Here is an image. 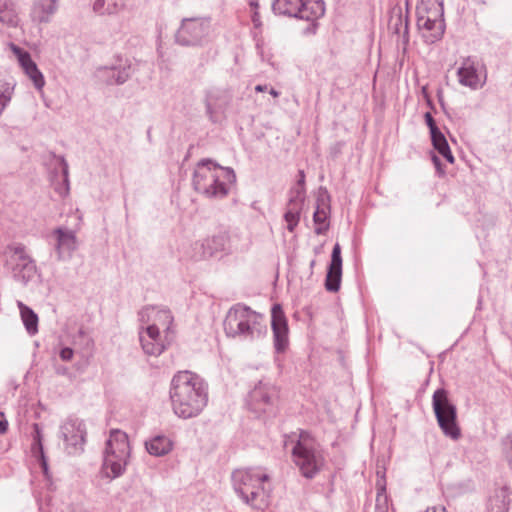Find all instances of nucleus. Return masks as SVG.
Instances as JSON below:
<instances>
[{
	"instance_id": "1",
	"label": "nucleus",
	"mask_w": 512,
	"mask_h": 512,
	"mask_svg": "<svg viewBox=\"0 0 512 512\" xmlns=\"http://www.w3.org/2000/svg\"><path fill=\"white\" fill-rule=\"evenodd\" d=\"M169 396L173 412L179 418H193L208 403V385L195 373L179 371L171 380Z\"/></svg>"
},
{
	"instance_id": "2",
	"label": "nucleus",
	"mask_w": 512,
	"mask_h": 512,
	"mask_svg": "<svg viewBox=\"0 0 512 512\" xmlns=\"http://www.w3.org/2000/svg\"><path fill=\"white\" fill-rule=\"evenodd\" d=\"M231 479L236 494L252 509L263 511L269 506V475L262 468L236 469Z\"/></svg>"
},
{
	"instance_id": "3",
	"label": "nucleus",
	"mask_w": 512,
	"mask_h": 512,
	"mask_svg": "<svg viewBox=\"0 0 512 512\" xmlns=\"http://www.w3.org/2000/svg\"><path fill=\"white\" fill-rule=\"evenodd\" d=\"M236 175L231 168H224L211 159H202L194 170V189L209 198H223L228 194V184L234 183Z\"/></svg>"
},
{
	"instance_id": "4",
	"label": "nucleus",
	"mask_w": 512,
	"mask_h": 512,
	"mask_svg": "<svg viewBox=\"0 0 512 512\" xmlns=\"http://www.w3.org/2000/svg\"><path fill=\"white\" fill-rule=\"evenodd\" d=\"M223 325L226 336L230 338L253 341L267 333L264 317L241 304H236L229 309Z\"/></svg>"
},
{
	"instance_id": "5",
	"label": "nucleus",
	"mask_w": 512,
	"mask_h": 512,
	"mask_svg": "<svg viewBox=\"0 0 512 512\" xmlns=\"http://www.w3.org/2000/svg\"><path fill=\"white\" fill-rule=\"evenodd\" d=\"M272 10L276 15L309 22L303 33L310 35L317 31V20L324 15L325 4L323 0H274Z\"/></svg>"
},
{
	"instance_id": "6",
	"label": "nucleus",
	"mask_w": 512,
	"mask_h": 512,
	"mask_svg": "<svg viewBox=\"0 0 512 512\" xmlns=\"http://www.w3.org/2000/svg\"><path fill=\"white\" fill-rule=\"evenodd\" d=\"M292 458L301 475L313 479L324 467L325 459L314 438L307 431H300L292 447Z\"/></svg>"
},
{
	"instance_id": "7",
	"label": "nucleus",
	"mask_w": 512,
	"mask_h": 512,
	"mask_svg": "<svg viewBox=\"0 0 512 512\" xmlns=\"http://www.w3.org/2000/svg\"><path fill=\"white\" fill-rule=\"evenodd\" d=\"M130 446L127 434L120 430H112L106 442L103 470L107 477H120L126 470Z\"/></svg>"
},
{
	"instance_id": "8",
	"label": "nucleus",
	"mask_w": 512,
	"mask_h": 512,
	"mask_svg": "<svg viewBox=\"0 0 512 512\" xmlns=\"http://www.w3.org/2000/svg\"><path fill=\"white\" fill-rule=\"evenodd\" d=\"M211 19L209 17H189L181 20L174 38L183 47H201L209 41Z\"/></svg>"
},
{
	"instance_id": "9",
	"label": "nucleus",
	"mask_w": 512,
	"mask_h": 512,
	"mask_svg": "<svg viewBox=\"0 0 512 512\" xmlns=\"http://www.w3.org/2000/svg\"><path fill=\"white\" fill-rule=\"evenodd\" d=\"M4 255L6 257L5 265L16 281L26 285L33 279L37 267L23 244L13 243L8 245Z\"/></svg>"
},
{
	"instance_id": "10",
	"label": "nucleus",
	"mask_w": 512,
	"mask_h": 512,
	"mask_svg": "<svg viewBox=\"0 0 512 512\" xmlns=\"http://www.w3.org/2000/svg\"><path fill=\"white\" fill-rule=\"evenodd\" d=\"M432 407L443 433L451 439H458L461 433L457 424V409L449 399L448 392L444 388H439L434 392Z\"/></svg>"
},
{
	"instance_id": "11",
	"label": "nucleus",
	"mask_w": 512,
	"mask_h": 512,
	"mask_svg": "<svg viewBox=\"0 0 512 512\" xmlns=\"http://www.w3.org/2000/svg\"><path fill=\"white\" fill-rule=\"evenodd\" d=\"M277 387L270 381L261 380L248 395L249 409L257 416L265 413H273L278 401Z\"/></svg>"
},
{
	"instance_id": "12",
	"label": "nucleus",
	"mask_w": 512,
	"mask_h": 512,
	"mask_svg": "<svg viewBox=\"0 0 512 512\" xmlns=\"http://www.w3.org/2000/svg\"><path fill=\"white\" fill-rule=\"evenodd\" d=\"M60 435L70 454H75L83 450L87 435L83 420L68 417L60 426Z\"/></svg>"
},
{
	"instance_id": "13",
	"label": "nucleus",
	"mask_w": 512,
	"mask_h": 512,
	"mask_svg": "<svg viewBox=\"0 0 512 512\" xmlns=\"http://www.w3.org/2000/svg\"><path fill=\"white\" fill-rule=\"evenodd\" d=\"M271 327L274 338V348L277 353H284L289 345L288 324L280 304H274L271 309Z\"/></svg>"
},
{
	"instance_id": "14",
	"label": "nucleus",
	"mask_w": 512,
	"mask_h": 512,
	"mask_svg": "<svg viewBox=\"0 0 512 512\" xmlns=\"http://www.w3.org/2000/svg\"><path fill=\"white\" fill-rule=\"evenodd\" d=\"M480 63L474 57H467L462 61L457 71L459 83L473 90L481 88L486 82V75L481 77Z\"/></svg>"
},
{
	"instance_id": "15",
	"label": "nucleus",
	"mask_w": 512,
	"mask_h": 512,
	"mask_svg": "<svg viewBox=\"0 0 512 512\" xmlns=\"http://www.w3.org/2000/svg\"><path fill=\"white\" fill-rule=\"evenodd\" d=\"M55 249L59 260H67L72 257L77 249V238L74 231L66 227H58L53 231Z\"/></svg>"
},
{
	"instance_id": "16",
	"label": "nucleus",
	"mask_w": 512,
	"mask_h": 512,
	"mask_svg": "<svg viewBox=\"0 0 512 512\" xmlns=\"http://www.w3.org/2000/svg\"><path fill=\"white\" fill-rule=\"evenodd\" d=\"M428 15H422L421 12H418L417 25L420 29H425L430 32L429 41L435 42L440 40L445 31V24L442 18V7L439 10H435L430 15V12H427Z\"/></svg>"
},
{
	"instance_id": "17",
	"label": "nucleus",
	"mask_w": 512,
	"mask_h": 512,
	"mask_svg": "<svg viewBox=\"0 0 512 512\" xmlns=\"http://www.w3.org/2000/svg\"><path fill=\"white\" fill-rule=\"evenodd\" d=\"M229 104V99L225 92L220 90H210L205 96L206 114L212 123H218Z\"/></svg>"
},
{
	"instance_id": "18",
	"label": "nucleus",
	"mask_w": 512,
	"mask_h": 512,
	"mask_svg": "<svg viewBox=\"0 0 512 512\" xmlns=\"http://www.w3.org/2000/svg\"><path fill=\"white\" fill-rule=\"evenodd\" d=\"M303 202L302 188H292L290 190V197L284 214V219L287 222V229L290 232H293L299 223Z\"/></svg>"
},
{
	"instance_id": "19",
	"label": "nucleus",
	"mask_w": 512,
	"mask_h": 512,
	"mask_svg": "<svg viewBox=\"0 0 512 512\" xmlns=\"http://www.w3.org/2000/svg\"><path fill=\"white\" fill-rule=\"evenodd\" d=\"M99 72L103 73L108 85H121L131 77L134 70L131 61L126 59L124 62L120 60L118 65L101 68Z\"/></svg>"
},
{
	"instance_id": "20",
	"label": "nucleus",
	"mask_w": 512,
	"mask_h": 512,
	"mask_svg": "<svg viewBox=\"0 0 512 512\" xmlns=\"http://www.w3.org/2000/svg\"><path fill=\"white\" fill-rule=\"evenodd\" d=\"M511 501L512 492L509 487L496 488L487 499L485 512H508Z\"/></svg>"
},
{
	"instance_id": "21",
	"label": "nucleus",
	"mask_w": 512,
	"mask_h": 512,
	"mask_svg": "<svg viewBox=\"0 0 512 512\" xmlns=\"http://www.w3.org/2000/svg\"><path fill=\"white\" fill-rule=\"evenodd\" d=\"M138 315H139V320L141 322H148L150 319H153L154 322L161 323L163 326H167V328H169V325L173 321V316L171 314V311L165 307L157 308L154 306H147V307H144L139 312Z\"/></svg>"
},
{
	"instance_id": "22",
	"label": "nucleus",
	"mask_w": 512,
	"mask_h": 512,
	"mask_svg": "<svg viewBox=\"0 0 512 512\" xmlns=\"http://www.w3.org/2000/svg\"><path fill=\"white\" fill-rule=\"evenodd\" d=\"M19 62L27 76L32 80L35 88L41 90L45 84V80L43 74L38 69L36 63L31 59L29 53H20Z\"/></svg>"
},
{
	"instance_id": "23",
	"label": "nucleus",
	"mask_w": 512,
	"mask_h": 512,
	"mask_svg": "<svg viewBox=\"0 0 512 512\" xmlns=\"http://www.w3.org/2000/svg\"><path fill=\"white\" fill-rule=\"evenodd\" d=\"M317 202L318 205L313 214V221L315 224V233L322 235L329 229L328 215L330 207L325 204L323 197L318 198Z\"/></svg>"
},
{
	"instance_id": "24",
	"label": "nucleus",
	"mask_w": 512,
	"mask_h": 512,
	"mask_svg": "<svg viewBox=\"0 0 512 512\" xmlns=\"http://www.w3.org/2000/svg\"><path fill=\"white\" fill-rule=\"evenodd\" d=\"M145 447L150 455L160 457L168 454L172 449L171 440L163 435H157L145 442Z\"/></svg>"
},
{
	"instance_id": "25",
	"label": "nucleus",
	"mask_w": 512,
	"mask_h": 512,
	"mask_svg": "<svg viewBox=\"0 0 512 512\" xmlns=\"http://www.w3.org/2000/svg\"><path fill=\"white\" fill-rule=\"evenodd\" d=\"M205 240V245H207L208 255L211 257L219 252H225L229 248V233L226 231H221L217 234L208 237Z\"/></svg>"
},
{
	"instance_id": "26",
	"label": "nucleus",
	"mask_w": 512,
	"mask_h": 512,
	"mask_svg": "<svg viewBox=\"0 0 512 512\" xmlns=\"http://www.w3.org/2000/svg\"><path fill=\"white\" fill-rule=\"evenodd\" d=\"M125 9L122 0H95L93 10L100 15H116Z\"/></svg>"
},
{
	"instance_id": "27",
	"label": "nucleus",
	"mask_w": 512,
	"mask_h": 512,
	"mask_svg": "<svg viewBox=\"0 0 512 512\" xmlns=\"http://www.w3.org/2000/svg\"><path fill=\"white\" fill-rule=\"evenodd\" d=\"M57 9L58 0H36L34 3V13L40 22H48Z\"/></svg>"
},
{
	"instance_id": "28",
	"label": "nucleus",
	"mask_w": 512,
	"mask_h": 512,
	"mask_svg": "<svg viewBox=\"0 0 512 512\" xmlns=\"http://www.w3.org/2000/svg\"><path fill=\"white\" fill-rule=\"evenodd\" d=\"M18 307L20 310L21 319L23 324L30 335H34L38 332V316L28 306L21 301H18Z\"/></svg>"
},
{
	"instance_id": "29",
	"label": "nucleus",
	"mask_w": 512,
	"mask_h": 512,
	"mask_svg": "<svg viewBox=\"0 0 512 512\" xmlns=\"http://www.w3.org/2000/svg\"><path fill=\"white\" fill-rule=\"evenodd\" d=\"M0 22L9 26L18 24V14L10 0H0Z\"/></svg>"
},
{
	"instance_id": "30",
	"label": "nucleus",
	"mask_w": 512,
	"mask_h": 512,
	"mask_svg": "<svg viewBox=\"0 0 512 512\" xmlns=\"http://www.w3.org/2000/svg\"><path fill=\"white\" fill-rule=\"evenodd\" d=\"M430 137L434 149L449 163H454V156L450 150L449 144L444 134L442 132H439Z\"/></svg>"
},
{
	"instance_id": "31",
	"label": "nucleus",
	"mask_w": 512,
	"mask_h": 512,
	"mask_svg": "<svg viewBox=\"0 0 512 512\" xmlns=\"http://www.w3.org/2000/svg\"><path fill=\"white\" fill-rule=\"evenodd\" d=\"M142 349L145 354L151 356H159L165 349L161 341L149 340L146 336H139Z\"/></svg>"
},
{
	"instance_id": "32",
	"label": "nucleus",
	"mask_w": 512,
	"mask_h": 512,
	"mask_svg": "<svg viewBox=\"0 0 512 512\" xmlns=\"http://www.w3.org/2000/svg\"><path fill=\"white\" fill-rule=\"evenodd\" d=\"M342 271L328 268L326 279H325V288L329 292H337L340 289L341 284Z\"/></svg>"
},
{
	"instance_id": "33",
	"label": "nucleus",
	"mask_w": 512,
	"mask_h": 512,
	"mask_svg": "<svg viewBox=\"0 0 512 512\" xmlns=\"http://www.w3.org/2000/svg\"><path fill=\"white\" fill-rule=\"evenodd\" d=\"M14 93V86L10 83L0 80V116L8 106Z\"/></svg>"
},
{
	"instance_id": "34",
	"label": "nucleus",
	"mask_w": 512,
	"mask_h": 512,
	"mask_svg": "<svg viewBox=\"0 0 512 512\" xmlns=\"http://www.w3.org/2000/svg\"><path fill=\"white\" fill-rule=\"evenodd\" d=\"M188 256L195 261H199L210 257L208 255L207 245H205V240L195 241L191 244L190 250L187 252Z\"/></svg>"
},
{
	"instance_id": "35",
	"label": "nucleus",
	"mask_w": 512,
	"mask_h": 512,
	"mask_svg": "<svg viewBox=\"0 0 512 512\" xmlns=\"http://www.w3.org/2000/svg\"><path fill=\"white\" fill-rule=\"evenodd\" d=\"M328 268L342 271L341 247L338 243L332 249L331 262Z\"/></svg>"
},
{
	"instance_id": "36",
	"label": "nucleus",
	"mask_w": 512,
	"mask_h": 512,
	"mask_svg": "<svg viewBox=\"0 0 512 512\" xmlns=\"http://www.w3.org/2000/svg\"><path fill=\"white\" fill-rule=\"evenodd\" d=\"M78 341H81L86 350H92L94 346L93 339L83 328H80L77 335L75 336V342Z\"/></svg>"
},
{
	"instance_id": "37",
	"label": "nucleus",
	"mask_w": 512,
	"mask_h": 512,
	"mask_svg": "<svg viewBox=\"0 0 512 512\" xmlns=\"http://www.w3.org/2000/svg\"><path fill=\"white\" fill-rule=\"evenodd\" d=\"M59 165L61 167V172L63 175V184H64V194L69 192V167L68 163L64 159V157H58Z\"/></svg>"
},
{
	"instance_id": "38",
	"label": "nucleus",
	"mask_w": 512,
	"mask_h": 512,
	"mask_svg": "<svg viewBox=\"0 0 512 512\" xmlns=\"http://www.w3.org/2000/svg\"><path fill=\"white\" fill-rule=\"evenodd\" d=\"M139 336H146L149 340L161 341L160 331L156 323L149 325L145 331H140Z\"/></svg>"
},
{
	"instance_id": "39",
	"label": "nucleus",
	"mask_w": 512,
	"mask_h": 512,
	"mask_svg": "<svg viewBox=\"0 0 512 512\" xmlns=\"http://www.w3.org/2000/svg\"><path fill=\"white\" fill-rule=\"evenodd\" d=\"M502 445H503L504 454H505L509 464L512 466V433L509 434L503 440Z\"/></svg>"
},
{
	"instance_id": "40",
	"label": "nucleus",
	"mask_w": 512,
	"mask_h": 512,
	"mask_svg": "<svg viewBox=\"0 0 512 512\" xmlns=\"http://www.w3.org/2000/svg\"><path fill=\"white\" fill-rule=\"evenodd\" d=\"M424 119H425L426 125L429 128L430 136L441 132L440 129L438 128V126L436 125V122L430 112L425 113Z\"/></svg>"
},
{
	"instance_id": "41",
	"label": "nucleus",
	"mask_w": 512,
	"mask_h": 512,
	"mask_svg": "<svg viewBox=\"0 0 512 512\" xmlns=\"http://www.w3.org/2000/svg\"><path fill=\"white\" fill-rule=\"evenodd\" d=\"M74 351L70 347H64L60 350L59 356L63 361H70L73 358Z\"/></svg>"
},
{
	"instance_id": "42",
	"label": "nucleus",
	"mask_w": 512,
	"mask_h": 512,
	"mask_svg": "<svg viewBox=\"0 0 512 512\" xmlns=\"http://www.w3.org/2000/svg\"><path fill=\"white\" fill-rule=\"evenodd\" d=\"M305 174L303 170L299 171V179L297 181V185L294 188H302L303 190V200L305 199Z\"/></svg>"
},
{
	"instance_id": "43",
	"label": "nucleus",
	"mask_w": 512,
	"mask_h": 512,
	"mask_svg": "<svg viewBox=\"0 0 512 512\" xmlns=\"http://www.w3.org/2000/svg\"><path fill=\"white\" fill-rule=\"evenodd\" d=\"M34 442L38 444L40 449H42V443H41V430L38 424H34Z\"/></svg>"
},
{
	"instance_id": "44",
	"label": "nucleus",
	"mask_w": 512,
	"mask_h": 512,
	"mask_svg": "<svg viewBox=\"0 0 512 512\" xmlns=\"http://www.w3.org/2000/svg\"><path fill=\"white\" fill-rule=\"evenodd\" d=\"M8 430V421L3 413H0V433L4 434Z\"/></svg>"
},
{
	"instance_id": "45",
	"label": "nucleus",
	"mask_w": 512,
	"mask_h": 512,
	"mask_svg": "<svg viewBox=\"0 0 512 512\" xmlns=\"http://www.w3.org/2000/svg\"><path fill=\"white\" fill-rule=\"evenodd\" d=\"M432 161H433V164L435 166V168L437 169L438 173L440 175H443L445 172L444 170L442 169V163H441V160L436 156V155H433L432 156Z\"/></svg>"
},
{
	"instance_id": "46",
	"label": "nucleus",
	"mask_w": 512,
	"mask_h": 512,
	"mask_svg": "<svg viewBox=\"0 0 512 512\" xmlns=\"http://www.w3.org/2000/svg\"><path fill=\"white\" fill-rule=\"evenodd\" d=\"M255 90H256L257 92H264V91H266V90H267V85H257V86L255 87Z\"/></svg>"
},
{
	"instance_id": "47",
	"label": "nucleus",
	"mask_w": 512,
	"mask_h": 512,
	"mask_svg": "<svg viewBox=\"0 0 512 512\" xmlns=\"http://www.w3.org/2000/svg\"><path fill=\"white\" fill-rule=\"evenodd\" d=\"M269 93H270V95H272V96H273V97H275V98H276V97H278V96L280 95V92H279V91H277V90H275L274 88H271V89L269 90Z\"/></svg>"
},
{
	"instance_id": "48",
	"label": "nucleus",
	"mask_w": 512,
	"mask_h": 512,
	"mask_svg": "<svg viewBox=\"0 0 512 512\" xmlns=\"http://www.w3.org/2000/svg\"><path fill=\"white\" fill-rule=\"evenodd\" d=\"M258 17H259L258 12H255L253 17H252V21L254 22L255 26H258V23H257L258 20H259Z\"/></svg>"
},
{
	"instance_id": "49",
	"label": "nucleus",
	"mask_w": 512,
	"mask_h": 512,
	"mask_svg": "<svg viewBox=\"0 0 512 512\" xmlns=\"http://www.w3.org/2000/svg\"><path fill=\"white\" fill-rule=\"evenodd\" d=\"M250 5H251L252 7H254V8H257V7H258V2H257V0H251V1H250Z\"/></svg>"
},
{
	"instance_id": "50",
	"label": "nucleus",
	"mask_w": 512,
	"mask_h": 512,
	"mask_svg": "<svg viewBox=\"0 0 512 512\" xmlns=\"http://www.w3.org/2000/svg\"><path fill=\"white\" fill-rule=\"evenodd\" d=\"M404 32L405 33L408 32V22H407V19H405V21H404Z\"/></svg>"
},
{
	"instance_id": "51",
	"label": "nucleus",
	"mask_w": 512,
	"mask_h": 512,
	"mask_svg": "<svg viewBox=\"0 0 512 512\" xmlns=\"http://www.w3.org/2000/svg\"><path fill=\"white\" fill-rule=\"evenodd\" d=\"M315 264H316V261H315V260H312V261L310 262V269H311V270L314 268Z\"/></svg>"
},
{
	"instance_id": "52",
	"label": "nucleus",
	"mask_w": 512,
	"mask_h": 512,
	"mask_svg": "<svg viewBox=\"0 0 512 512\" xmlns=\"http://www.w3.org/2000/svg\"><path fill=\"white\" fill-rule=\"evenodd\" d=\"M397 21L399 22L400 25L403 24V19L401 15L398 17Z\"/></svg>"
},
{
	"instance_id": "53",
	"label": "nucleus",
	"mask_w": 512,
	"mask_h": 512,
	"mask_svg": "<svg viewBox=\"0 0 512 512\" xmlns=\"http://www.w3.org/2000/svg\"><path fill=\"white\" fill-rule=\"evenodd\" d=\"M430 511H432V512H437V511H436V508H434V507H433V508H428L426 512H430Z\"/></svg>"
},
{
	"instance_id": "54",
	"label": "nucleus",
	"mask_w": 512,
	"mask_h": 512,
	"mask_svg": "<svg viewBox=\"0 0 512 512\" xmlns=\"http://www.w3.org/2000/svg\"><path fill=\"white\" fill-rule=\"evenodd\" d=\"M441 511L442 512H447L446 508L445 507H441Z\"/></svg>"
},
{
	"instance_id": "55",
	"label": "nucleus",
	"mask_w": 512,
	"mask_h": 512,
	"mask_svg": "<svg viewBox=\"0 0 512 512\" xmlns=\"http://www.w3.org/2000/svg\"><path fill=\"white\" fill-rule=\"evenodd\" d=\"M43 467H44L45 470L47 469L45 462L43 463Z\"/></svg>"
}]
</instances>
